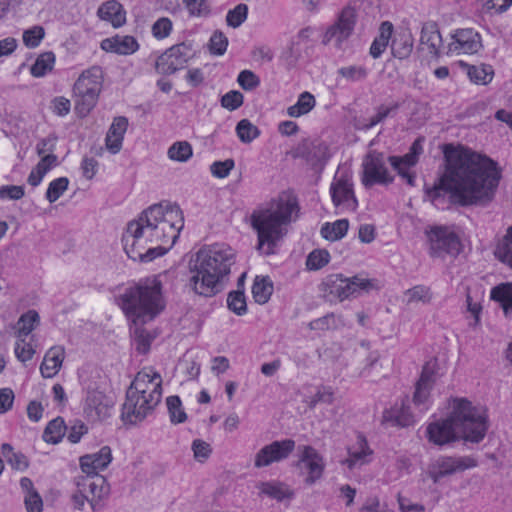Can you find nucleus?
Instances as JSON below:
<instances>
[{
	"instance_id": "nucleus-1",
	"label": "nucleus",
	"mask_w": 512,
	"mask_h": 512,
	"mask_svg": "<svg viewBox=\"0 0 512 512\" xmlns=\"http://www.w3.org/2000/svg\"><path fill=\"white\" fill-rule=\"evenodd\" d=\"M500 179L501 170L491 158L462 146L447 147L444 171L426 197L440 210L450 203L485 207L494 200Z\"/></svg>"
},
{
	"instance_id": "nucleus-2",
	"label": "nucleus",
	"mask_w": 512,
	"mask_h": 512,
	"mask_svg": "<svg viewBox=\"0 0 512 512\" xmlns=\"http://www.w3.org/2000/svg\"><path fill=\"white\" fill-rule=\"evenodd\" d=\"M489 429L487 409L466 397H450L444 406V417L433 416L426 426V437L437 446L457 441L481 442Z\"/></svg>"
},
{
	"instance_id": "nucleus-3",
	"label": "nucleus",
	"mask_w": 512,
	"mask_h": 512,
	"mask_svg": "<svg viewBox=\"0 0 512 512\" xmlns=\"http://www.w3.org/2000/svg\"><path fill=\"white\" fill-rule=\"evenodd\" d=\"M120 305L130 322L137 351L146 353L152 337L142 326L157 317L165 307L161 283L155 278L139 282L126 289L120 298Z\"/></svg>"
},
{
	"instance_id": "nucleus-4",
	"label": "nucleus",
	"mask_w": 512,
	"mask_h": 512,
	"mask_svg": "<svg viewBox=\"0 0 512 512\" xmlns=\"http://www.w3.org/2000/svg\"><path fill=\"white\" fill-rule=\"evenodd\" d=\"M234 251L226 244L201 248L189 263V287L200 296L212 297L224 288L234 263Z\"/></svg>"
},
{
	"instance_id": "nucleus-5",
	"label": "nucleus",
	"mask_w": 512,
	"mask_h": 512,
	"mask_svg": "<svg viewBox=\"0 0 512 512\" xmlns=\"http://www.w3.org/2000/svg\"><path fill=\"white\" fill-rule=\"evenodd\" d=\"M297 210L295 197L282 192L272 199L266 208L255 211L251 216L252 227L257 232V250L263 255L276 252L278 243L287 232V225Z\"/></svg>"
},
{
	"instance_id": "nucleus-6",
	"label": "nucleus",
	"mask_w": 512,
	"mask_h": 512,
	"mask_svg": "<svg viewBox=\"0 0 512 512\" xmlns=\"http://www.w3.org/2000/svg\"><path fill=\"white\" fill-rule=\"evenodd\" d=\"M423 153V141L417 139L413 142L410 150L404 156H390L387 159L381 153L370 152L363 160L362 182L365 186L375 184L388 185L393 182L394 175L389 171L387 163L406 182L413 186L415 173L412 171Z\"/></svg>"
},
{
	"instance_id": "nucleus-7",
	"label": "nucleus",
	"mask_w": 512,
	"mask_h": 512,
	"mask_svg": "<svg viewBox=\"0 0 512 512\" xmlns=\"http://www.w3.org/2000/svg\"><path fill=\"white\" fill-rule=\"evenodd\" d=\"M151 214H155L153 222V244L149 248V256L161 257L175 244L184 227V215L181 208L172 203H159L151 206Z\"/></svg>"
},
{
	"instance_id": "nucleus-8",
	"label": "nucleus",
	"mask_w": 512,
	"mask_h": 512,
	"mask_svg": "<svg viewBox=\"0 0 512 512\" xmlns=\"http://www.w3.org/2000/svg\"><path fill=\"white\" fill-rule=\"evenodd\" d=\"M154 215L151 214L150 206L127 224L122 242L127 256L134 261L148 263L156 259L149 256V248L154 245L152 232L155 229L153 222L156 221Z\"/></svg>"
},
{
	"instance_id": "nucleus-9",
	"label": "nucleus",
	"mask_w": 512,
	"mask_h": 512,
	"mask_svg": "<svg viewBox=\"0 0 512 512\" xmlns=\"http://www.w3.org/2000/svg\"><path fill=\"white\" fill-rule=\"evenodd\" d=\"M103 82L100 67L93 66L83 71L74 84V94L77 97L75 109L81 117L87 116L96 106Z\"/></svg>"
},
{
	"instance_id": "nucleus-10",
	"label": "nucleus",
	"mask_w": 512,
	"mask_h": 512,
	"mask_svg": "<svg viewBox=\"0 0 512 512\" xmlns=\"http://www.w3.org/2000/svg\"><path fill=\"white\" fill-rule=\"evenodd\" d=\"M109 492L110 488L104 477L83 478L77 483V489L71 496L73 508L85 511L88 507L91 512H97L103 508Z\"/></svg>"
},
{
	"instance_id": "nucleus-11",
	"label": "nucleus",
	"mask_w": 512,
	"mask_h": 512,
	"mask_svg": "<svg viewBox=\"0 0 512 512\" xmlns=\"http://www.w3.org/2000/svg\"><path fill=\"white\" fill-rule=\"evenodd\" d=\"M322 286L324 292L343 301L369 291L373 285L369 279L362 276L346 278L341 274H332L324 279Z\"/></svg>"
},
{
	"instance_id": "nucleus-12",
	"label": "nucleus",
	"mask_w": 512,
	"mask_h": 512,
	"mask_svg": "<svg viewBox=\"0 0 512 512\" xmlns=\"http://www.w3.org/2000/svg\"><path fill=\"white\" fill-rule=\"evenodd\" d=\"M358 20V13L355 7L345 6L337 14L336 20L329 25L322 35L324 45L333 44L342 48L343 44L352 36Z\"/></svg>"
},
{
	"instance_id": "nucleus-13",
	"label": "nucleus",
	"mask_w": 512,
	"mask_h": 512,
	"mask_svg": "<svg viewBox=\"0 0 512 512\" xmlns=\"http://www.w3.org/2000/svg\"><path fill=\"white\" fill-rule=\"evenodd\" d=\"M429 254L443 258L445 255L456 256L461 251V241L456 232L446 226H435L426 231Z\"/></svg>"
},
{
	"instance_id": "nucleus-14",
	"label": "nucleus",
	"mask_w": 512,
	"mask_h": 512,
	"mask_svg": "<svg viewBox=\"0 0 512 512\" xmlns=\"http://www.w3.org/2000/svg\"><path fill=\"white\" fill-rule=\"evenodd\" d=\"M193 56L194 50L191 43L176 44L158 56L155 69L160 74L171 75L182 69Z\"/></svg>"
},
{
	"instance_id": "nucleus-15",
	"label": "nucleus",
	"mask_w": 512,
	"mask_h": 512,
	"mask_svg": "<svg viewBox=\"0 0 512 512\" xmlns=\"http://www.w3.org/2000/svg\"><path fill=\"white\" fill-rule=\"evenodd\" d=\"M325 465L323 456L314 447H298V460L295 466L307 484H314L322 477Z\"/></svg>"
},
{
	"instance_id": "nucleus-16",
	"label": "nucleus",
	"mask_w": 512,
	"mask_h": 512,
	"mask_svg": "<svg viewBox=\"0 0 512 512\" xmlns=\"http://www.w3.org/2000/svg\"><path fill=\"white\" fill-rule=\"evenodd\" d=\"M438 381L435 363L428 362L423 366L420 378L416 384L413 403L419 414L423 415L433 404L432 390Z\"/></svg>"
},
{
	"instance_id": "nucleus-17",
	"label": "nucleus",
	"mask_w": 512,
	"mask_h": 512,
	"mask_svg": "<svg viewBox=\"0 0 512 512\" xmlns=\"http://www.w3.org/2000/svg\"><path fill=\"white\" fill-rule=\"evenodd\" d=\"M127 391L150 397V401H160L162 397V377L153 367L140 370Z\"/></svg>"
},
{
	"instance_id": "nucleus-18",
	"label": "nucleus",
	"mask_w": 512,
	"mask_h": 512,
	"mask_svg": "<svg viewBox=\"0 0 512 512\" xmlns=\"http://www.w3.org/2000/svg\"><path fill=\"white\" fill-rule=\"evenodd\" d=\"M477 462L470 456H440L429 466L428 473L432 480L437 483L441 478L476 467Z\"/></svg>"
},
{
	"instance_id": "nucleus-19",
	"label": "nucleus",
	"mask_w": 512,
	"mask_h": 512,
	"mask_svg": "<svg viewBox=\"0 0 512 512\" xmlns=\"http://www.w3.org/2000/svg\"><path fill=\"white\" fill-rule=\"evenodd\" d=\"M160 401H150V397H142V394H133L127 391L126 400L122 406L121 417L124 422L136 424L142 421L159 404Z\"/></svg>"
},
{
	"instance_id": "nucleus-20",
	"label": "nucleus",
	"mask_w": 512,
	"mask_h": 512,
	"mask_svg": "<svg viewBox=\"0 0 512 512\" xmlns=\"http://www.w3.org/2000/svg\"><path fill=\"white\" fill-rule=\"evenodd\" d=\"M482 46V37L477 30L473 28H459L451 34L449 51L456 55H473L478 53Z\"/></svg>"
},
{
	"instance_id": "nucleus-21",
	"label": "nucleus",
	"mask_w": 512,
	"mask_h": 512,
	"mask_svg": "<svg viewBox=\"0 0 512 512\" xmlns=\"http://www.w3.org/2000/svg\"><path fill=\"white\" fill-rule=\"evenodd\" d=\"M330 193L333 204L341 210H355L357 200L351 178L346 173H337L331 183Z\"/></svg>"
},
{
	"instance_id": "nucleus-22",
	"label": "nucleus",
	"mask_w": 512,
	"mask_h": 512,
	"mask_svg": "<svg viewBox=\"0 0 512 512\" xmlns=\"http://www.w3.org/2000/svg\"><path fill=\"white\" fill-rule=\"evenodd\" d=\"M295 449V442L291 439L274 441L262 447L254 457V466L264 468L273 463L286 459Z\"/></svg>"
},
{
	"instance_id": "nucleus-23",
	"label": "nucleus",
	"mask_w": 512,
	"mask_h": 512,
	"mask_svg": "<svg viewBox=\"0 0 512 512\" xmlns=\"http://www.w3.org/2000/svg\"><path fill=\"white\" fill-rule=\"evenodd\" d=\"M416 422V415L411 411L408 398L397 400L383 412L382 423L388 426L407 427Z\"/></svg>"
},
{
	"instance_id": "nucleus-24",
	"label": "nucleus",
	"mask_w": 512,
	"mask_h": 512,
	"mask_svg": "<svg viewBox=\"0 0 512 512\" xmlns=\"http://www.w3.org/2000/svg\"><path fill=\"white\" fill-rule=\"evenodd\" d=\"M373 459V450L368 445L364 436L358 435L354 443L347 448V457L341 464L349 470L360 468L369 464Z\"/></svg>"
},
{
	"instance_id": "nucleus-25",
	"label": "nucleus",
	"mask_w": 512,
	"mask_h": 512,
	"mask_svg": "<svg viewBox=\"0 0 512 512\" xmlns=\"http://www.w3.org/2000/svg\"><path fill=\"white\" fill-rule=\"evenodd\" d=\"M112 450L103 446L98 451L83 455L79 459L80 468L88 477L96 478L100 471L105 470L112 462Z\"/></svg>"
},
{
	"instance_id": "nucleus-26",
	"label": "nucleus",
	"mask_w": 512,
	"mask_h": 512,
	"mask_svg": "<svg viewBox=\"0 0 512 512\" xmlns=\"http://www.w3.org/2000/svg\"><path fill=\"white\" fill-rule=\"evenodd\" d=\"M260 497H267L277 502L290 501L294 498V490L286 483L278 480H267L257 483Z\"/></svg>"
},
{
	"instance_id": "nucleus-27",
	"label": "nucleus",
	"mask_w": 512,
	"mask_h": 512,
	"mask_svg": "<svg viewBox=\"0 0 512 512\" xmlns=\"http://www.w3.org/2000/svg\"><path fill=\"white\" fill-rule=\"evenodd\" d=\"M100 48L107 53L126 56L135 53L139 49V44L133 36L117 34L103 39Z\"/></svg>"
},
{
	"instance_id": "nucleus-28",
	"label": "nucleus",
	"mask_w": 512,
	"mask_h": 512,
	"mask_svg": "<svg viewBox=\"0 0 512 512\" xmlns=\"http://www.w3.org/2000/svg\"><path fill=\"white\" fill-rule=\"evenodd\" d=\"M111 401L98 390L89 391L85 401V413L92 420H100L109 415Z\"/></svg>"
},
{
	"instance_id": "nucleus-29",
	"label": "nucleus",
	"mask_w": 512,
	"mask_h": 512,
	"mask_svg": "<svg viewBox=\"0 0 512 512\" xmlns=\"http://www.w3.org/2000/svg\"><path fill=\"white\" fill-rule=\"evenodd\" d=\"M127 128L128 119L126 117L118 116L113 119L105 138V145L110 153L117 154L120 152Z\"/></svg>"
},
{
	"instance_id": "nucleus-30",
	"label": "nucleus",
	"mask_w": 512,
	"mask_h": 512,
	"mask_svg": "<svg viewBox=\"0 0 512 512\" xmlns=\"http://www.w3.org/2000/svg\"><path fill=\"white\" fill-rule=\"evenodd\" d=\"M65 358V349L62 346L51 347L44 355L40 365V372L44 378H52L60 371Z\"/></svg>"
},
{
	"instance_id": "nucleus-31",
	"label": "nucleus",
	"mask_w": 512,
	"mask_h": 512,
	"mask_svg": "<svg viewBox=\"0 0 512 512\" xmlns=\"http://www.w3.org/2000/svg\"><path fill=\"white\" fill-rule=\"evenodd\" d=\"M97 15L101 20L110 23L114 28L121 27L126 21V14L122 5L115 0H110L100 5Z\"/></svg>"
},
{
	"instance_id": "nucleus-32",
	"label": "nucleus",
	"mask_w": 512,
	"mask_h": 512,
	"mask_svg": "<svg viewBox=\"0 0 512 512\" xmlns=\"http://www.w3.org/2000/svg\"><path fill=\"white\" fill-rule=\"evenodd\" d=\"M493 255L500 263L512 270V225L502 236L495 239Z\"/></svg>"
},
{
	"instance_id": "nucleus-33",
	"label": "nucleus",
	"mask_w": 512,
	"mask_h": 512,
	"mask_svg": "<svg viewBox=\"0 0 512 512\" xmlns=\"http://www.w3.org/2000/svg\"><path fill=\"white\" fill-rule=\"evenodd\" d=\"M420 43L430 54L437 55L442 46V37L438 25L435 22L423 24L420 35Z\"/></svg>"
},
{
	"instance_id": "nucleus-34",
	"label": "nucleus",
	"mask_w": 512,
	"mask_h": 512,
	"mask_svg": "<svg viewBox=\"0 0 512 512\" xmlns=\"http://www.w3.org/2000/svg\"><path fill=\"white\" fill-rule=\"evenodd\" d=\"M459 65L466 71L469 80L476 85H487L493 80L494 70L490 65H469L463 61H460Z\"/></svg>"
},
{
	"instance_id": "nucleus-35",
	"label": "nucleus",
	"mask_w": 512,
	"mask_h": 512,
	"mask_svg": "<svg viewBox=\"0 0 512 512\" xmlns=\"http://www.w3.org/2000/svg\"><path fill=\"white\" fill-rule=\"evenodd\" d=\"M301 393L310 407H314L319 402L331 404L334 400V391L329 386H305Z\"/></svg>"
},
{
	"instance_id": "nucleus-36",
	"label": "nucleus",
	"mask_w": 512,
	"mask_h": 512,
	"mask_svg": "<svg viewBox=\"0 0 512 512\" xmlns=\"http://www.w3.org/2000/svg\"><path fill=\"white\" fill-rule=\"evenodd\" d=\"M57 165V156L54 154H47L42 156L41 160L31 170L28 175L27 182L32 187H37L41 184L45 175Z\"/></svg>"
},
{
	"instance_id": "nucleus-37",
	"label": "nucleus",
	"mask_w": 512,
	"mask_h": 512,
	"mask_svg": "<svg viewBox=\"0 0 512 512\" xmlns=\"http://www.w3.org/2000/svg\"><path fill=\"white\" fill-rule=\"evenodd\" d=\"M393 33V25L390 22H383L379 29V35L374 39L370 47V55L379 58L389 44Z\"/></svg>"
},
{
	"instance_id": "nucleus-38",
	"label": "nucleus",
	"mask_w": 512,
	"mask_h": 512,
	"mask_svg": "<svg viewBox=\"0 0 512 512\" xmlns=\"http://www.w3.org/2000/svg\"><path fill=\"white\" fill-rule=\"evenodd\" d=\"M316 106L315 97L310 92H302L294 105L287 108V115L298 118L308 114Z\"/></svg>"
},
{
	"instance_id": "nucleus-39",
	"label": "nucleus",
	"mask_w": 512,
	"mask_h": 512,
	"mask_svg": "<svg viewBox=\"0 0 512 512\" xmlns=\"http://www.w3.org/2000/svg\"><path fill=\"white\" fill-rule=\"evenodd\" d=\"M56 57L53 52L41 53L30 68V73L36 78H40L51 72L54 68Z\"/></svg>"
},
{
	"instance_id": "nucleus-40",
	"label": "nucleus",
	"mask_w": 512,
	"mask_h": 512,
	"mask_svg": "<svg viewBox=\"0 0 512 512\" xmlns=\"http://www.w3.org/2000/svg\"><path fill=\"white\" fill-rule=\"evenodd\" d=\"M349 222L347 219H339L332 223H325L321 228V235L329 241L342 239L348 231Z\"/></svg>"
},
{
	"instance_id": "nucleus-41",
	"label": "nucleus",
	"mask_w": 512,
	"mask_h": 512,
	"mask_svg": "<svg viewBox=\"0 0 512 512\" xmlns=\"http://www.w3.org/2000/svg\"><path fill=\"white\" fill-rule=\"evenodd\" d=\"M193 156V148L187 141H176L167 150V157L174 162L185 163Z\"/></svg>"
},
{
	"instance_id": "nucleus-42",
	"label": "nucleus",
	"mask_w": 512,
	"mask_h": 512,
	"mask_svg": "<svg viewBox=\"0 0 512 512\" xmlns=\"http://www.w3.org/2000/svg\"><path fill=\"white\" fill-rule=\"evenodd\" d=\"M1 454L13 469L24 471L29 466L27 457L20 452L14 451L13 447L8 443L2 444Z\"/></svg>"
},
{
	"instance_id": "nucleus-43",
	"label": "nucleus",
	"mask_w": 512,
	"mask_h": 512,
	"mask_svg": "<svg viewBox=\"0 0 512 512\" xmlns=\"http://www.w3.org/2000/svg\"><path fill=\"white\" fill-rule=\"evenodd\" d=\"M273 292L272 283L268 278L256 277L252 286L254 300L259 304H265Z\"/></svg>"
},
{
	"instance_id": "nucleus-44",
	"label": "nucleus",
	"mask_w": 512,
	"mask_h": 512,
	"mask_svg": "<svg viewBox=\"0 0 512 512\" xmlns=\"http://www.w3.org/2000/svg\"><path fill=\"white\" fill-rule=\"evenodd\" d=\"M491 298L499 302L507 314L512 310V283H505L491 290Z\"/></svg>"
},
{
	"instance_id": "nucleus-45",
	"label": "nucleus",
	"mask_w": 512,
	"mask_h": 512,
	"mask_svg": "<svg viewBox=\"0 0 512 512\" xmlns=\"http://www.w3.org/2000/svg\"><path fill=\"white\" fill-rule=\"evenodd\" d=\"M39 315L34 310L23 314L17 323V338L27 337L38 325Z\"/></svg>"
},
{
	"instance_id": "nucleus-46",
	"label": "nucleus",
	"mask_w": 512,
	"mask_h": 512,
	"mask_svg": "<svg viewBox=\"0 0 512 512\" xmlns=\"http://www.w3.org/2000/svg\"><path fill=\"white\" fill-rule=\"evenodd\" d=\"M65 424L61 418H56L49 422L44 433L43 439L47 443L57 444L65 434Z\"/></svg>"
},
{
	"instance_id": "nucleus-47",
	"label": "nucleus",
	"mask_w": 512,
	"mask_h": 512,
	"mask_svg": "<svg viewBox=\"0 0 512 512\" xmlns=\"http://www.w3.org/2000/svg\"><path fill=\"white\" fill-rule=\"evenodd\" d=\"M69 179L67 177H59L53 179L47 187L45 197L49 203L56 202L68 189Z\"/></svg>"
},
{
	"instance_id": "nucleus-48",
	"label": "nucleus",
	"mask_w": 512,
	"mask_h": 512,
	"mask_svg": "<svg viewBox=\"0 0 512 512\" xmlns=\"http://www.w3.org/2000/svg\"><path fill=\"white\" fill-rule=\"evenodd\" d=\"M235 130L238 138L243 143H250L260 135L258 127L248 119L240 120Z\"/></svg>"
},
{
	"instance_id": "nucleus-49",
	"label": "nucleus",
	"mask_w": 512,
	"mask_h": 512,
	"mask_svg": "<svg viewBox=\"0 0 512 512\" xmlns=\"http://www.w3.org/2000/svg\"><path fill=\"white\" fill-rule=\"evenodd\" d=\"M185 8L191 18H207L211 15L208 0H186Z\"/></svg>"
},
{
	"instance_id": "nucleus-50",
	"label": "nucleus",
	"mask_w": 512,
	"mask_h": 512,
	"mask_svg": "<svg viewBox=\"0 0 512 512\" xmlns=\"http://www.w3.org/2000/svg\"><path fill=\"white\" fill-rule=\"evenodd\" d=\"M330 261V254L327 250L315 249L309 253L306 260L308 270H319L326 266Z\"/></svg>"
},
{
	"instance_id": "nucleus-51",
	"label": "nucleus",
	"mask_w": 512,
	"mask_h": 512,
	"mask_svg": "<svg viewBox=\"0 0 512 512\" xmlns=\"http://www.w3.org/2000/svg\"><path fill=\"white\" fill-rule=\"evenodd\" d=\"M45 36V30L42 26L35 25L23 32V43L28 48L38 47Z\"/></svg>"
},
{
	"instance_id": "nucleus-52",
	"label": "nucleus",
	"mask_w": 512,
	"mask_h": 512,
	"mask_svg": "<svg viewBox=\"0 0 512 512\" xmlns=\"http://www.w3.org/2000/svg\"><path fill=\"white\" fill-rule=\"evenodd\" d=\"M228 308L235 314L242 316L247 312L245 295L241 291H233L227 297Z\"/></svg>"
},
{
	"instance_id": "nucleus-53",
	"label": "nucleus",
	"mask_w": 512,
	"mask_h": 512,
	"mask_svg": "<svg viewBox=\"0 0 512 512\" xmlns=\"http://www.w3.org/2000/svg\"><path fill=\"white\" fill-rule=\"evenodd\" d=\"M170 419L173 423H182L186 420L181 400L178 396H169L166 400Z\"/></svg>"
},
{
	"instance_id": "nucleus-54",
	"label": "nucleus",
	"mask_w": 512,
	"mask_h": 512,
	"mask_svg": "<svg viewBox=\"0 0 512 512\" xmlns=\"http://www.w3.org/2000/svg\"><path fill=\"white\" fill-rule=\"evenodd\" d=\"M25 338L26 337L18 338L14 347L15 356L22 363L30 361L35 354L34 347L30 342H27Z\"/></svg>"
},
{
	"instance_id": "nucleus-55",
	"label": "nucleus",
	"mask_w": 512,
	"mask_h": 512,
	"mask_svg": "<svg viewBox=\"0 0 512 512\" xmlns=\"http://www.w3.org/2000/svg\"><path fill=\"white\" fill-rule=\"evenodd\" d=\"M248 15V7L245 4H238L234 9L228 11L226 22L228 26L237 28L246 19Z\"/></svg>"
},
{
	"instance_id": "nucleus-56",
	"label": "nucleus",
	"mask_w": 512,
	"mask_h": 512,
	"mask_svg": "<svg viewBox=\"0 0 512 512\" xmlns=\"http://www.w3.org/2000/svg\"><path fill=\"white\" fill-rule=\"evenodd\" d=\"M412 48L410 37L407 34L400 35V40L394 38L391 42V49L394 56L398 58H404L408 56Z\"/></svg>"
},
{
	"instance_id": "nucleus-57",
	"label": "nucleus",
	"mask_w": 512,
	"mask_h": 512,
	"mask_svg": "<svg viewBox=\"0 0 512 512\" xmlns=\"http://www.w3.org/2000/svg\"><path fill=\"white\" fill-rule=\"evenodd\" d=\"M228 46V39L224 33L215 31L209 40V50L214 55H223Z\"/></svg>"
},
{
	"instance_id": "nucleus-58",
	"label": "nucleus",
	"mask_w": 512,
	"mask_h": 512,
	"mask_svg": "<svg viewBox=\"0 0 512 512\" xmlns=\"http://www.w3.org/2000/svg\"><path fill=\"white\" fill-rule=\"evenodd\" d=\"M173 29L172 21L167 17L159 18L152 26V35L158 39L162 40L167 38Z\"/></svg>"
},
{
	"instance_id": "nucleus-59",
	"label": "nucleus",
	"mask_w": 512,
	"mask_h": 512,
	"mask_svg": "<svg viewBox=\"0 0 512 512\" xmlns=\"http://www.w3.org/2000/svg\"><path fill=\"white\" fill-rule=\"evenodd\" d=\"M244 101L243 94L237 90H231L224 94L221 98V105L223 108L234 111L238 109Z\"/></svg>"
},
{
	"instance_id": "nucleus-60",
	"label": "nucleus",
	"mask_w": 512,
	"mask_h": 512,
	"mask_svg": "<svg viewBox=\"0 0 512 512\" xmlns=\"http://www.w3.org/2000/svg\"><path fill=\"white\" fill-rule=\"evenodd\" d=\"M191 449L195 460L201 463L205 462L212 453L211 445L201 439H195Z\"/></svg>"
},
{
	"instance_id": "nucleus-61",
	"label": "nucleus",
	"mask_w": 512,
	"mask_h": 512,
	"mask_svg": "<svg viewBox=\"0 0 512 512\" xmlns=\"http://www.w3.org/2000/svg\"><path fill=\"white\" fill-rule=\"evenodd\" d=\"M235 163L232 159H226L224 161H216L210 166L211 174L219 179L228 177L231 170L234 168Z\"/></svg>"
},
{
	"instance_id": "nucleus-62",
	"label": "nucleus",
	"mask_w": 512,
	"mask_h": 512,
	"mask_svg": "<svg viewBox=\"0 0 512 512\" xmlns=\"http://www.w3.org/2000/svg\"><path fill=\"white\" fill-rule=\"evenodd\" d=\"M99 162L94 157L85 156L80 164L82 176L87 180H92L98 172Z\"/></svg>"
},
{
	"instance_id": "nucleus-63",
	"label": "nucleus",
	"mask_w": 512,
	"mask_h": 512,
	"mask_svg": "<svg viewBox=\"0 0 512 512\" xmlns=\"http://www.w3.org/2000/svg\"><path fill=\"white\" fill-rule=\"evenodd\" d=\"M237 82L244 90H253L260 84L259 78L250 70L241 71Z\"/></svg>"
},
{
	"instance_id": "nucleus-64",
	"label": "nucleus",
	"mask_w": 512,
	"mask_h": 512,
	"mask_svg": "<svg viewBox=\"0 0 512 512\" xmlns=\"http://www.w3.org/2000/svg\"><path fill=\"white\" fill-rule=\"evenodd\" d=\"M50 108L55 115L64 117L68 115L71 110V102L63 96H58L51 101Z\"/></svg>"
}]
</instances>
